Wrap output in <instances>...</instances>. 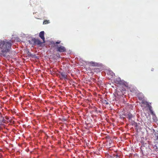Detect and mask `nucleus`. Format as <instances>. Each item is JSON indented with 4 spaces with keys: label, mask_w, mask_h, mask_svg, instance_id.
Returning a JSON list of instances; mask_svg holds the SVG:
<instances>
[{
    "label": "nucleus",
    "mask_w": 158,
    "mask_h": 158,
    "mask_svg": "<svg viewBox=\"0 0 158 158\" xmlns=\"http://www.w3.org/2000/svg\"><path fill=\"white\" fill-rule=\"evenodd\" d=\"M123 83V85H122L123 86H125L127 87V86H126V84L125 83Z\"/></svg>",
    "instance_id": "obj_16"
},
{
    "label": "nucleus",
    "mask_w": 158,
    "mask_h": 158,
    "mask_svg": "<svg viewBox=\"0 0 158 158\" xmlns=\"http://www.w3.org/2000/svg\"><path fill=\"white\" fill-rule=\"evenodd\" d=\"M102 102L103 103L106 104V105H108L109 104L108 101L106 99L103 100Z\"/></svg>",
    "instance_id": "obj_10"
},
{
    "label": "nucleus",
    "mask_w": 158,
    "mask_h": 158,
    "mask_svg": "<svg viewBox=\"0 0 158 158\" xmlns=\"http://www.w3.org/2000/svg\"><path fill=\"white\" fill-rule=\"evenodd\" d=\"M57 51L60 52H63L66 51V48L64 47L61 45H57L56 47Z\"/></svg>",
    "instance_id": "obj_3"
},
{
    "label": "nucleus",
    "mask_w": 158,
    "mask_h": 158,
    "mask_svg": "<svg viewBox=\"0 0 158 158\" xmlns=\"http://www.w3.org/2000/svg\"><path fill=\"white\" fill-rule=\"evenodd\" d=\"M117 156H119L118 155H116L115 156H114V158H117Z\"/></svg>",
    "instance_id": "obj_17"
},
{
    "label": "nucleus",
    "mask_w": 158,
    "mask_h": 158,
    "mask_svg": "<svg viewBox=\"0 0 158 158\" xmlns=\"http://www.w3.org/2000/svg\"><path fill=\"white\" fill-rule=\"evenodd\" d=\"M60 42L61 41H60L58 40L56 42H53L52 44V46H53V47L55 46L56 47L57 45H56V44H60Z\"/></svg>",
    "instance_id": "obj_9"
},
{
    "label": "nucleus",
    "mask_w": 158,
    "mask_h": 158,
    "mask_svg": "<svg viewBox=\"0 0 158 158\" xmlns=\"http://www.w3.org/2000/svg\"><path fill=\"white\" fill-rule=\"evenodd\" d=\"M39 36L43 40L44 42L45 38L44 37V31H41L40 33Z\"/></svg>",
    "instance_id": "obj_6"
},
{
    "label": "nucleus",
    "mask_w": 158,
    "mask_h": 158,
    "mask_svg": "<svg viewBox=\"0 0 158 158\" xmlns=\"http://www.w3.org/2000/svg\"><path fill=\"white\" fill-rule=\"evenodd\" d=\"M60 74L62 78L65 79H67V75L64 72H61Z\"/></svg>",
    "instance_id": "obj_8"
},
{
    "label": "nucleus",
    "mask_w": 158,
    "mask_h": 158,
    "mask_svg": "<svg viewBox=\"0 0 158 158\" xmlns=\"http://www.w3.org/2000/svg\"><path fill=\"white\" fill-rule=\"evenodd\" d=\"M154 135H155V137L154 138L155 139H158V133H156Z\"/></svg>",
    "instance_id": "obj_12"
},
{
    "label": "nucleus",
    "mask_w": 158,
    "mask_h": 158,
    "mask_svg": "<svg viewBox=\"0 0 158 158\" xmlns=\"http://www.w3.org/2000/svg\"><path fill=\"white\" fill-rule=\"evenodd\" d=\"M129 89L131 92H135L136 91V88L134 87L133 86H131L129 87Z\"/></svg>",
    "instance_id": "obj_7"
},
{
    "label": "nucleus",
    "mask_w": 158,
    "mask_h": 158,
    "mask_svg": "<svg viewBox=\"0 0 158 158\" xmlns=\"http://www.w3.org/2000/svg\"><path fill=\"white\" fill-rule=\"evenodd\" d=\"M12 42V41L10 40L8 41L6 40L3 41L0 40V48L2 52L3 53L9 52L11 48Z\"/></svg>",
    "instance_id": "obj_1"
},
{
    "label": "nucleus",
    "mask_w": 158,
    "mask_h": 158,
    "mask_svg": "<svg viewBox=\"0 0 158 158\" xmlns=\"http://www.w3.org/2000/svg\"><path fill=\"white\" fill-rule=\"evenodd\" d=\"M133 117V116L131 114H130L129 113V120L131 119V118Z\"/></svg>",
    "instance_id": "obj_14"
},
{
    "label": "nucleus",
    "mask_w": 158,
    "mask_h": 158,
    "mask_svg": "<svg viewBox=\"0 0 158 158\" xmlns=\"http://www.w3.org/2000/svg\"><path fill=\"white\" fill-rule=\"evenodd\" d=\"M117 158H120L119 156H117Z\"/></svg>",
    "instance_id": "obj_20"
},
{
    "label": "nucleus",
    "mask_w": 158,
    "mask_h": 158,
    "mask_svg": "<svg viewBox=\"0 0 158 158\" xmlns=\"http://www.w3.org/2000/svg\"><path fill=\"white\" fill-rule=\"evenodd\" d=\"M95 69L97 70V69H94V70Z\"/></svg>",
    "instance_id": "obj_19"
},
{
    "label": "nucleus",
    "mask_w": 158,
    "mask_h": 158,
    "mask_svg": "<svg viewBox=\"0 0 158 158\" xmlns=\"http://www.w3.org/2000/svg\"><path fill=\"white\" fill-rule=\"evenodd\" d=\"M31 41V43L34 45H40L42 43L39 39L35 38H32Z\"/></svg>",
    "instance_id": "obj_2"
},
{
    "label": "nucleus",
    "mask_w": 158,
    "mask_h": 158,
    "mask_svg": "<svg viewBox=\"0 0 158 158\" xmlns=\"http://www.w3.org/2000/svg\"><path fill=\"white\" fill-rule=\"evenodd\" d=\"M155 146L156 147V149H158V142H156Z\"/></svg>",
    "instance_id": "obj_15"
},
{
    "label": "nucleus",
    "mask_w": 158,
    "mask_h": 158,
    "mask_svg": "<svg viewBox=\"0 0 158 158\" xmlns=\"http://www.w3.org/2000/svg\"><path fill=\"white\" fill-rule=\"evenodd\" d=\"M50 23L49 20H45L43 22V24H46Z\"/></svg>",
    "instance_id": "obj_11"
},
{
    "label": "nucleus",
    "mask_w": 158,
    "mask_h": 158,
    "mask_svg": "<svg viewBox=\"0 0 158 158\" xmlns=\"http://www.w3.org/2000/svg\"><path fill=\"white\" fill-rule=\"evenodd\" d=\"M152 107L151 106H150L149 107V110L150 111V112L151 113V114H152V115H154V113H153V111L152 110Z\"/></svg>",
    "instance_id": "obj_13"
},
{
    "label": "nucleus",
    "mask_w": 158,
    "mask_h": 158,
    "mask_svg": "<svg viewBox=\"0 0 158 158\" xmlns=\"http://www.w3.org/2000/svg\"><path fill=\"white\" fill-rule=\"evenodd\" d=\"M142 103L143 104H144V102L143 101H142Z\"/></svg>",
    "instance_id": "obj_18"
},
{
    "label": "nucleus",
    "mask_w": 158,
    "mask_h": 158,
    "mask_svg": "<svg viewBox=\"0 0 158 158\" xmlns=\"http://www.w3.org/2000/svg\"><path fill=\"white\" fill-rule=\"evenodd\" d=\"M139 125V124H138L136 123H135L134 121H133L132 123V125L134 126V128L137 131H138V130H139L140 129Z\"/></svg>",
    "instance_id": "obj_4"
},
{
    "label": "nucleus",
    "mask_w": 158,
    "mask_h": 158,
    "mask_svg": "<svg viewBox=\"0 0 158 158\" xmlns=\"http://www.w3.org/2000/svg\"><path fill=\"white\" fill-rule=\"evenodd\" d=\"M90 66H99V64L94 61H90L88 62Z\"/></svg>",
    "instance_id": "obj_5"
}]
</instances>
